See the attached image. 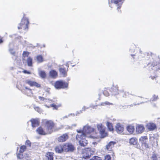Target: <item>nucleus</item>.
I'll return each instance as SVG.
<instances>
[{"label": "nucleus", "instance_id": "27", "mask_svg": "<svg viewBox=\"0 0 160 160\" xmlns=\"http://www.w3.org/2000/svg\"><path fill=\"white\" fill-rule=\"evenodd\" d=\"M36 59L38 62H42L44 61L42 56L41 55H38L36 57Z\"/></svg>", "mask_w": 160, "mask_h": 160}, {"label": "nucleus", "instance_id": "18", "mask_svg": "<svg viewBox=\"0 0 160 160\" xmlns=\"http://www.w3.org/2000/svg\"><path fill=\"white\" fill-rule=\"evenodd\" d=\"M22 92L23 93L28 96H31L33 95L32 90L26 87H25V89H23Z\"/></svg>", "mask_w": 160, "mask_h": 160}, {"label": "nucleus", "instance_id": "16", "mask_svg": "<svg viewBox=\"0 0 160 160\" xmlns=\"http://www.w3.org/2000/svg\"><path fill=\"white\" fill-rule=\"evenodd\" d=\"M122 0H111L110 2L109 1L108 3L110 4V3H114L116 6H118L117 9H119L120 8L122 4Z\"/></svg>", "mask_w": 160, "mask_h": 160}, {"label": "nucleus", "instance_id": "3", "mask_svg": "<svg viewBox=\"0 0 160 160\" xmlns=\"http://www.w3.org/2000/svg\"><path fill=\"white\" fill-rule=\"evenodd\" d=\"M95 152V151L92 150L91 148H86L82 150L81 155L82 157L86 158H90Z\"/></svg>", "mask_w": 160, "mask_h": 160}, {"label": "nucleus", "instance_id": "15", "mask_svg": "<svg viewBox=\"0 0 160 160\" xmlns=\"http://www.w3.org/2000/svg\"><path fill=\"white\" fill-rule=\"evenodd\" d=\"M63 144H59L55 148V151L56 153H61L64 152V148H63Z\"/></svg>", "mask_w": 160, "mask_h": 160}, {"label": "nucleus", "instance_id": "13", "mask_svg": "<svg viewBox=\"0 0 160 160\" xmlns=\"http://www.w3.org/2000/svg\"><path fill=\"white\" fill-rule=\"evenodd\" d=\"M116 142L114 141H111L106 146V149L107 151H110L109 152H113L112 148L114 147V145Z\"/></svg>", "mask_w": 160, "mask_h": 160}, {"label": "nucleus", "instance_id": "19", "mask_svg": "<svg viewBox=\"0 0 160 160\" xmlns=\"http://www.w3.org/2000/svg\"><path fill=\"white\" fill-rule=\"evenodd\" d=\"M54 155L53 152H48L46 153L45 156L48 160H53Z\"/></svg>", "mask_w": 160, "mask_h": 160}, {"label": "nucleus", "instance_id": "45", "mask_svg": "<svg viewBox=\"0 0 160 160\" xmlns=\"http://www.w3.org/2000/svg\"><path fill=\"white\" fill-rule=\"evenodd\" d=\"M38 98L40 99V100L42 101H44L45 100H46V99L44 98V97H42L41 96H39Z\"/></svg>", "mask_w": 160, "mask_h": 160}, {"label": "nucleus", "instance_id": "14", "mask_svg": "<svg viewBox=\"0 0 160 160\" xmlns=\"http://www.w3.org/2000/svg\"><path fill=\"white\" fill-rule=\"evenodd\" d=\"M31 123V125L33 128H35L39 126L40 121L38 118H32L30 120Z\"/></svg>", "mask_w": 160, "mask_h": 160}, {"label": "nucleus", "instance_id": "48", "mask_svg": "<svg viewBox=\"0 0 160 160\" xmlns=\"http://www.w3.org/2000/svg\"><path fill=\"white\" fill-rule=\"evenodd\" d=\"M157 76H151V79L152 80L154 79Z\"/></svg>", "mask_w": 160, "mask_h": 160}, {"label": "nucleus", "instance_id": "51", "mask_svg": "<svg viewBox=\"0 0 160 160\" xmlns=\"http://www.w3.org/2000/svg\"><path fill=\"white\" fill-rule=\"evenodd\" d=\"M93 134L92 133V135H93Z\"/></svg>", "mask_w": 160, "mask_h": 160}, {"label": "nucleus", "instance_id": "50", "mask_svg": "<svg viewBox=\"0 0 160 160\" xmlns=\"http://www.w3.org/2000/svg\"><path fill=\"white\" fill-rule=\"evenodd\" d=\"M120 12H121V10L120 11Z\"/></svg>", "mask_w": 160, "mask_h": 160}, {"label": "nucleus", "instance_id": "21", "mask_svg": "<svg viewBox=\"0 0 160 160\" xmlns=\"http://www.w3.org/2000/svg\"><path fill=\"white\" fill-rule=\"evenodd\" d=\"M67 71L68 69H66V68L64 67H62L59 68V71L60 73L64 77L67 76Z\"/></svg>", "mask_w": 160, "mask_h": 160}, {"label": "nucleus", "instance_id": "32", "mask_svg": "<svg viewBox=\"0 0 160 160\" xmlns=\"http://www.w3.org/2000/svg\"><path fill=\"white\" fill-rule=\"evenodd\" d=\"M34 109L40 113H41L42 112V110L39 107H34Z\"/></svg>", "mask_w": 160, "mask_h": 160}, {"label": "nucleus", "instance_id": "29", "mask_svg": "<svg viewBox=\"0 0 160 160\" xmlns=\"http://www.w3.org/2000/svg\"><path fill=\"white\" fill-rule=\"evenodd\" d=\"M148 139V137L147 136H144L141 137L139 139V141L141 142V143H143V142H145V140Z\"/></svg>", "mask_w": 160, "mask_h": 160}, {"label": "nucleus", "instance_id": "12", "mask_svg": "<svg viewBox=\"0 0 160 160\" xmlns=\"http://www.w3.org/2000/svg\"><path fill=\"white\" fill-rule=\"evenodd\" d=\"M115 128L116 131L119 134L122 133L124 130L123 125L121 124L120 123H118L116 124Z\"/></svg>", "mask_w": 160, "mask_h": 160}, {"label": "nucleus", "instance_id": "49", "mask_svg": "<svg viewBox=\"0 0 160 160\" xmlns=\"http://www.w3.org/2000/svg\"><path fill=\"white\" fill-rule=\"evenodd\" d=\"M47 108H50V107L49 106H47L46 105V106Z\"/></svg>", "mask_w": 160, "mask_h": 160}, {"label": "nucleus", "instance_id": "31", "mask_svg": "<svg viewBox=\"0 0 160 160\" xmlns=\"http://www.w3.org/2000/svg\"><path fill=\"white\" fill-rule=\"evenodd\" d=\"M151 158L152 160H158L157 154L156 153H153Z\"/></svg>", "mask_w": 160, "mask_h": 160}, {"label": "nucleus", "instance_id": "7", "mask_svg": "<svg viewBox=\"0 0 160 160\" xmlns=\"http://www.w3.org/2000/svg\"><path fill=\"white\" fill-rule=\"evenodd\" d=\"M63 145L64 152H72L75 149L74 146L71 143H65Z\"/></svg>", "mask_w": 160, "mask_h": 160}, {"label": "nucleus", "instance_id": "26", "mask_svg": "<svg viewBox=\"0 0 160 160\" xmlns=\"http://www.w3.org/2000/svg\"><path fill=\"white\" fill-rule=\"evenodd\" d=\"M27 62L28 66L30 67L32 66V59L30 57L28 58L27 60Z\"/></svg>", "mask_w": 160, "mask_h": 160}, {"label": "nucleus", "instance_id": "22", "mask_svg": "<svg viewBox=\"0 0 160 160\" xmlns=\"http://www.w3.org/2000/svg\"><path fill=\"white\" fill-rule=\"evenodd\" d=\"M127 130L130 133H132L135 130L134 127L131 125H128L127 127Z\"/></svg>", "mask_w": 160, "mask_h": 160}, {"label": "nucleus", "instance_id": "30", "mask_svg": "<svg viewBox=\"0 0 160 160\" xmlns=\"http://www.w3.org/2000/svg\"><path fill=\"white\" fill-rule=\"evenodd\" d=\"M26 147L25 145H22L20 147L19 152L23 153L26 150Z\"/></svg>", "mask_w": 160, "mask_h": 160}, {"label": "nucleus", "instance_id": "20", "mask_svg": "<svg viewBox=\"0 0 160 160\" xmlns=\"http://www.w3.org/2000/svg\"><path fill=\"white\" fill-rule=\"evenodd\" d=\"M145 128L143 125H139L136 127V131L139 133H142L144 130Z\"/></svg>", "mask_w": 160, "mask_h": 160}, {"label": "nucleus", "instance_id": "38", "mask_svg": "<svg viewBox=\"0 0 160 160\" xmlns=\"http://www.w3.org/2000/svg\"><path fill=\"white\" fill-rule=\"evenodd\" d=\"M103 94L107 97L109 95V93L107 90H104L103 91Z\"/></svg>", "mask_w": 160, "mask_h": 160}, {"label": "nucleus", "instance_id": "34", "mask_svg": "<svg viewBox=\"0 0 160 160\" xmlns=\"http://www.w3.org/2000/svg\"><path fill=\"white\" fill-rule=\"evenodd\" d=\"M60 106V105H55V104H51L50 105V107L53 108V109H55L56 110H58V108Z\"/></svg>", "mask_w": 160, "mask_h": 160}, {"label": "nucleus", "instance_id": "46", "mask_svg": "<svg viewBox=\"0 0 160 160\" xmlns=\"http://www.w3.org/2000/svg\"><path fill=\"white\" fill-rule=\"evenodd\" d=\"M81 160H90V159L89 158H86L81 157Z\"/></svg>", "mask_w": 160, "mask_h": 160}, {"label": "nucleus", "instance_id": "24", "mask_svg": "<svg viewBox=\"0 0 160 160\" xmlns=\"http://www.w3.org/2000/svg\"><path fill=\"white\" fill-rule=\"evenodd\" d=\"M138 142L137 139L135 137L131 138L129 139V142L130 144L135 145Z\"/></svg>", "mask_w": 160, "mask_h": 160}, {"label": "nucleus", "instance_id": "42", "mask_svg": "<svg viewBox=\"0 0 160 160\" xmlns=\"http://www.w3.org/2000/svg\"><path fill=\"white\" fill-rule=\"evenodd\" d=\"M25 144L26 145L28 146L31 147V143L29 140H27Z\"/></svg>", "mask_w": 160, "mask_h": 160}, {"label": "nucleus", "instance_id": "11", "mask_svg": "<svg viewBox=\"0 0 160 160\" xmlns=\"http://www.w3.org/2000/svg\"><path fill=\"white\" fill-rule=\"evenodd\" d=\"M25 83L28 84L31 87L35 86L37 88H40L41 87V85L36 82L32 81L30 80H27Z\"/></svg>", "mask_w": 160, "mask_h": 160}, {"label": "nucleus", "instance_id": "35", "mask_svg": "<svg viewBox=\"0 0 160 160\" xmlns=\"http://www.w3.org/2000/svg\"><path fill=\"white\" fill-rule=\"evenodd\" d=\"M90 160H102L101 158L97 156H94Z\"/></svg>", "mask_w": 160, "mask_h": 160}, {"label": "nucleus", "instance_id": "4", "mask_svg": "<svg viewBox=\"0 0 160 160\" xmlns=\"http://www.w3.org/2000/svg\"><path fill=\"white\" fill-rule=\"evenodd\" d=\"M29 24V22L28 19L25 17V15L24 14L18 28L19 29H23L24 30L27 29L28 28Z\"/></svg>", "mask_w": 160, "mask_h": 160}, {"label": "nucleus", "instance_id": "40", "mask_svg": "<svg viewBox=\"0 0 160 160\" xmlns=\"http://www.w3.org/2000/svg\"><path fill=\"white\" fill-rule=\"evenodd\" d=\"M158 99V96L155 95L153 96L152 98V101H155L157 100Z\"/></svg>", "mask_w": 160, "mask_h": 160}, {"label": "nucleus", "instance_id": "39", "mask_svg": "<svg viewBox=\"0 0 160 160\" xmlns=\"http://www.w3.org/2000/svg\"><path fill=\"white\" fill-rule=\"evenodd\" d=\"M150 140L151 141H154L153 143H154V142H156V143L157 144L158 143V140L157 138H154V137H151L150 138Z\"/></svg>", "mask_w": 160, "mask_h": 160}, {"label": "nucleus", "instance_id": "10", "mask_svg": "<svg viewBox=\"0 0 160 160\" xmlns=\"http://www.w3.org/2000/svg\"><path fill=\"white\" fill-rule=\"evenodd\" d=\"M146 128L150 131H153L157 129V126L156 124L152 122H149L146 125Z\"/></svg>", "mask_w": 160, "mask_h": 160}, {"label": "nucleus", "instance_id": "37", "mask_svg": "<svg viewBox=\"0 0 160 160\" xmlns=\"http://www.w3.org/2000/svg\"><path fill=\"white\" fill-rule=\"evenodd\" d=\"M104 160H111V158L109 155H106L104 158Z\"/></svg>", "mask_w": 160, "mask_h": 160}, {"label": "nucleus", "instance_id": "5", "mask_svg": "<svg viewBox=\"0 0 160 160\" xmlns=\"http://www.w3.org/2000/svg\"><path fill=\"white\" fill-rule=\"evenodd\" d=\"M98 130L99 131L101 138H103L108 136V133L106 131V127L102 123L99 124L97 125Z\"/></svg>", "mask_w": 160, "mask_h": 160}, {"label": "nucleus", "instance_id": "36", "mask_svg": "<svg viewBox=\"0 0 160 160\" xmlns=\"http://www.w3.org/2000/svg\"><path fill=\"white\" fill-rule=\"evenodd\" d=\"M17 156L18 158L19 159H22L23 158V153H21L19 152V153L17 154Z\"/></svg>", "mask_w": 160, "mask_h": 160}, {"label": "nucleus", "instance_id": "44", "mask_svg": "<svg viewBox=\"0 0 160 160\" xmlns=\"http://www.w3.org/2000/svg\"><path fill=\"white\" fill-rule=\"evenodd\" d=\"M112 104L111 103H110L109 102H108V101H106V102H103L102 103V105H112Z\"/></svg>", "mask_w": 160, "mask_h": 160}, {"label": "nucleus", "instance_id": "41", "mask_svg": "<svg viewBox=\"0 0 160 160\" xmlns=\"http://www.w3.org/2000/svg\"><path fill=\"white\" fill-rule=\"evenodd\" d=\"M29 54V53L28 52L24 51L23 53V56L24 58L28 57Z\"/></svg>", "mask_w": 160, "mask_h": 160}, {"label": "nucleus", "instance_id": "43", "mask_svg": "<svg viewBox=\"0 0 160 160\" xmlns=\"http://www.w3.org/2000/svg\"><path fill=\"white\" fill-rule=\"evenodd\" d=\"M22 72L25 74H31V72L30 71H28L26 70H24L22 71Z\"/></svg>", "mask_w": 160, "mask_h": 160}, {"label": "nucleus", "instance_id": "17", "mask_svg": "<svg viewBox=\"0 0 160 160\" xmlns=\"http://www.w3.org/2000/svg\"><path fill=\"white\" fill-rule=\"evenodd\" d=\"M110 91L114 95L118 94V87L117 85H113L111 88Z\"/></svg>", "mask_w": 160, "mask_h": 160}, {"label": "nucleus", "instance_id": "28", "mask_svg": "<svg viewBox=\"0 0 160 160\" xmlns=\"http://www.w3.org/2000/svg\"><path fill=\"white\" fill-rule=\"evenodd\" d=\"M39 75L42 78H45L46 76V73L45 71H41L39 72Z\"/></svg>", "mask_w": 160, "mask_h": 160}, {"label": "nucleus", "instance_id": "25", "mask_svg": "<svg viewBox=\"0 0 160 160\" xmlns=\"http://www.w3.org/2000/svg\"><path fill=\"white\" fill-rule=\"evenodd\" d=\"M107 126L108 130L110 131H112L114 130V128L112 124V123L107 122Z\"/></svg>", "mask_w": 160, "mask_h": 160}, {"label": "nucleus", "instance_id": "1", "mask_svg": "<svg viewBox=\"0 0 160 160\" xmlns=\"http://www.w3.org/2000/svg\"><path fill=\"white\" fill-rule=\"evenodd\" d=\"M77 132L79 134H77L76 137V139L79 141V142L81 146L85 147L88 143L87 141L85 138L88 134L95 133L96 135L91 136L93 138H98V135L96 132L95 130L91 127L85 128L82 130H77Z\"/></svg>", "mask_w": 160, "mask_h": 160}, {"label": "nucleus", "instance_id": "2", "mask_svg": "<svg viewBox=\"0 0 160 160\" xmlns=\"http://www.w3.org/2000/svg\"><path fill=\"white\" fill-rule=\"evenodd\" d=\"M42 126L43 128L40 126L37 129L36 132L39 135H45L50 134L54 131L55 124L52 120L44 119L42 122Z\"/></svg>", "mask_w": 160, "mask_h": 160}, {"label": "nucleus", "instance_id": "6", "mask_svg": "<svg viewBox=\"0 0 160 160\" xmlns=\"http://www.w3.org/2000/svg\"><path fill=\"white\" fill-rule=\"evenodd\" d=\"M54 86L57 89H61L68 88V83L62 80H58L54 83Z\"/></svg>", "mask_w": 160, "mask_h": 160}, {"label": "nucleus", "instance_id": "33", "mask_svg": "<svg viewBox=\"0 0 160 160\" xmlns=\"http://www.w3.org/2000/svg\"><path fill=\"white\" fill-rule=\"evenodd\" d=\"M142 147H143L145 149H147L149 148V146L148 144L146 142H143V143H141Z\"/></svg>", "mask_w": 160, "mask_h": 160}, {"label": "nucleus", "instance_id": "47", "mask_svg": "<svg viewBox=\"0 0 160 160\" xmlns=\"http://www.w3.org/2000/svg\"><path fill=\"white\" fill-rule=\"evenodd\" d=\"M3 42V40H2V38L0 36V44L2 43Z\"/></svg>", "mask_w": 160, "mask_h": 160}, {"label": "nucleus", "instance_id": "9", "mask_svg": "<svg viewBox=\"0 0 160 160\" xmlns=\"http://www.w3.org/2000/svg\"><path fill=\"white\" fill-rule=\"evenodd\" d=\"M69 138L68 134L65 133L59 137L57 138V140L59 142H64L67 141Z\"/></svg>", "mask_w": 160, "mask_h": 160}, {"label": "nucleus", "instance_id": "8", "mask_svg": "<svg viewBox=\"0 0 160 160\" xmlns=\"http://www.w3.org/2000/svg\"><path fill=\"white\" fill-rule=\"evenodd\" d=\"M158 60L153 62L151 65L152 68L155 71L160 69V59L158 58Z\"/></svg>", "mask_w": 160, "mask_h": 160}, {"label": "nucleus", "instance_id": "23", "mask_svg": "<svg viewBox=\"0 0 160 160\" xmlns=\"http://www.w3.org/2000/svg\"><path fill=\"white\" fill-rule=\"evenodd\" d=\"M49 75L52 78H55L57 77L58 74L55 70H52L49 72Z\"/></svg>", "mask_w": 160, "mask_h": 160}]
</instances>
